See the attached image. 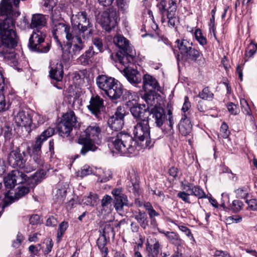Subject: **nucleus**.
I'll use <instances>...</instances> for the list:
<instances>
[{
  "mask_svg": "<svg viewBox=\"0 0 257 257\" xmlns=\"http://www.w3.org/2000/svg\"><path fill=\"white\" fill-rule=\"evenodd\" d=\"M98 200V196L95 193L90 192L88 196L83 197L82 202L86 205L94 206L97 204Z\"/></svg>",
  "mask_w": 257,
  "mask_h": 257,
  "instance_id": "nucleus-36",
  "label": "nucleus"
},
{
  "mask_svg": "<svg viewBox=\"0 0 257 257\" xmlns=\"http://www.w3.org/2000/svg\"><path fill=\"white\" fill-rule=\"evenodd\" d=\"M200 56V52L192 47L184 56V57H186V59H190L194 62L196 61Z\"/></svg>",
  "mask_w": 257,
  "mask_h": 257,
  "instance_id": "nucleus-39",
  "label": "nucleus"
},
{
  "mask_svg": "<svg viewBox=\"0 0 257 257\" xmlns=\"http://www.w3.org/2000/svg\"><path fill=\"white\" fill-rule=\"evenodd\" d=\"M191 104L189 100V98L188 96H185L184 98V103L182 108V110L184 112V114L186 113V112L189 110Z\"/></svg>",
  "mask_w": 257,
  "mask_h": 257,
  "instance_id": "nucleus-64",
  "label": "nucleus"
},
{
  "mask_svg": "<svg viewBox=\"0 0 257 257\" xmlns=\"http://www.w3.org/2000/svg\"><path fill=\"white\" fill-rule=\"evenodd\" d=\"M26 154L24 152H21L19 149L12 151L8 156V162L10 166L13 168H19L25 172L26 160Z\"/></svg>",
  "mask_w": 257,
  "mask_h": 257,
  "instance_id": "nucleus-13",
  "label": "nucleus"
},
{
  "mask_svg": "<svg viewBox=\"0 0 257 257\" xmlns=\"http://www.w3.org/2000/svg\"><path fill=\"white\" fill-rule=\"evenodd\" d=\"M183 189L189 192L190 195L194 196L198 199L206 198V195L203 189L198 185L187 183L182 185Z\"/></svg>",
  "mask_w": 257,
  "mask_h": 257,
  "instance_id": "nucleus-25",
  "label": "nucleus"
},
{
  "mask_svg": "<svg viewBox=\"0 0 257 257\" xmlns=\"http://www.w3.org/2000/svg\"><path fill=\"white\" fill-rule=\"evenodd\" d=\"M198 96L203 100H211L214 94L209 90L208 87H206L199 93Z\"/></svg>",
  "mask_w": 257,
  "mask_h": 257,
  "instance_id": "nucleus-42",
  "label": "nucleus"
},
{
  "mask_svg": "<svg viewBox=\"0 0 257 257\" xmlns=\"http://www.w3.org/2000/svg\"><path fill=\"white\" fill-rule=\"evenodd\" d=\"M148 257H158L160 251L161 244L155 238L148 239L146 244Z\"/></svg>",
  "mask_w": 257,
  "mask_h": 257,
  "instance_id": "nucleus-22",
  "label": "nucleus"
},
{
  "mask_svg": "<svg viewBox=\"0 0 257 257\" xmlns=\"http://www.w3.org/2000/svg\"><path fill=\"white\" fill-rule=\"evenodd\" d=\"M236 197L240 198H246L248 196V192L245 187L238 188L235 191Z\"/></svg>",
  "mask_w": 257,
  "mask_h": 257,
  "instance_id": "nucleus-48",
  "label": "nucleus"
},
{
  "mask_svg": "<svg viewBox=\"0 0 257 257\" xmlns=\"http://www.w3.org/2000/svg\"><path fill=\"white\" fill-rule=\"evenodd\" d=\"M220 133L222 138L224 139L227 138L230 134L228 130V126L225 122H223L220 127Z\"/></svg>",
  "mask_w": 257,
  "mask_h": 257,
  "instance_id": "nucleus-49",
  "label": "nucleus"
},
{
  "mask_svg": "<svg viewBox=\"0 0 257 257\" xmlns=\"http://www.w3.org/2000/svg\"><path fill=\"white\" fill-rule=\"evenodd\" d=\"M95 54L93 47H90L85 53L79 57L78 61L81 64L84 65H88L90 63L92 62L93 57Z\"/></svg>",
  "mask_w": 257,
  "mask_h": 257,
  "instance_id": "nucleus-32",
  "label": "nucleus"
},
{
  "mask_svg": "<svg viewBox=\"0 0 257 257\" xmlns=\"http://www.w3.org/2000/svg\"><path fill=\"white\" fill-rule=\"evenodd\" d=\"M145 92L143 96V98L148 104V106L152 108L154 104H155V99L157 98V91H145Z\"/></svg>",
  "mask_w": 257,
  "mask_h": 257,
  "instance_id": "nucleus-34",
  "label": "nucleus"
},
{
  "mask_svg": "<svg viewBox=\"0 0 257 257\" xmlns=\"http://www.w3.org/2000/svg\"><path fill=\"white\" fill-rule=\"evenodd\" d=\"M169 7L167 10V17H172L176 16V13L177 10V6L176 1L171 0V2L169 3Z\"/></svg>",
  "mask_w": 257,
  "mask_h": 257,
  "instance_id": "nucleus-45",
  "label": "nucleus"
},
{
  "mask_svg": "<svg viewBox=\"0 0 257 257\" xmlns=\"http://www.w3.org/2000/svg\"><path fill=\"white\" fill-rule=\"evenodd\" d=\"M190 195L189 192L185 191H180L178 193L177 197L181 198L183 201L186 203H190L189 196Z\"/></svg>",
  "mask_w": 257,
  "mask_h": 257,
  "instance_id": "nucleus-51",
  "label": "nucleus"
},
{
  "mask_svg": "<svg viewBox=\"0 0 257 257\" xmlns=\"http://www.w3.org/2000/svg\"><path fill=\"white\" fill-rule=\"evenodd\" d=\"M23 240V236L20 232H18L17 239L13 242V246L15 248H18Z\"/></svg>",
  "mask_w": 257,
  "mask_h": 257,
  "instance_id": "nucleus-60",
  "label": "nucleus"
},
{
  "mask_svg": "<svg viewBox=\"0 0 257 257\" xmlns=\"http://www.w3.org/2000/svg\"><path fill=\"white\" fill-rule=\"evenodd\" d=\"M143 87L145 91H161V87L157 80L149 74H145L143 76Z\"/></svg>",
  "mask_w": 257,
  "mask_h": 257,
  "instance_id": "nucleus-23",
  "label": "nucleus"
},
{
  "mask_svg": "<svg viewBox=\"0 0 257 257\" xmlns=\"http://www.w3.org/2000/svg\"><path fill=\"white\" fill-rule=\"evenodd\" d=\"M135 55L134 49H127V51L122 52H117L114 55L111 54L110 57L112 60L116 62H118L120 64L126 67L125 65L133 63Z\"/></svg>",
  "mask_w": 257,
  "mask_h": 257,
  "instance_id": "nucleus-16",
  "label": "nucleus"
},
{
  "mask_svg": "<svg viewBox=\"0 0 257 257\" xmlns=\"http://www.w3.org/2000/svg\"><path fill=\"white\" fill-rule=\"evenodd\" d=\"M44 142L41 138L37 137L35 144L31 146L30 154H42L41 148Z\"/></svg>",
  "mask_w": 257,
  "mask_h": 257,
  "instance_id": "nucleus-40",
  "label": "nucleus"
},
{
  "mask_svg": "<svg viewBox=\"0 0 257 257\" xmlns=\"http://www.w3.org/2000/svg\"><path fill=\"white\" fill-rule=\"evenodd\" d=\"M113 42L118 47L119 50L118 52H124L127 51V49H133L130 46L129 41L121 35H117L114 38Z\"/></svg>",
  "mask_w": 257,
  "mask_h": 257,
  "instance_id": "nucleus-30",
  "label": "nucleus"
},
{
  "mask_svg": "<svg viewBox=\"0 0 257 257\" xmlns=\"http://www.w3.org/2000/svg\"><path fill=\"white\" fill-rule=\"evenodd\" d=\"M91 173L92 170L89 166L85 165L81 169L80 171V177H83L91 174Z\"/></svg>",
  "mask_w": 257,
  "mask_h": 257,
  "instance_id": "nucleus-59",
  "label": "nucleus"
},
{
  "mask_svg": "<svg viewBox=\"0 0 257 257\" xmlns=\"http://www.w3.org/2000/svg\"><path fill=\"white\" fill-rule=\"evenodd\" d=\"M176 42L177 43V47L179 49L181 54L184 56V55L192 47V43H189L186 40H177Z\"/></svg>",
  "mask_w": 257,
  "mask_h": 257,
  "instance_id": "nucleus-35",
  "label": "nucleus"
},
{
  "mask_svg": "<svg viewBox=\"0 0 257 257\" xmlns=\"http://www.w3.org/2000/svg\"><path fill=\"white\" fill-rule=\"evenodd\" d=\"M178 128L180 133L183 136L188 135L192 131V124L187 113H185L178 124Z\"/></svg>",
  "mask_w": 257,
  "mask_h": 257,
  "instance_id": "nucleus-27",
  "label": "nucleus"
},
{
  "mask_svg": "<svg viewBox=\"0 0 257 257\" xmlns=\"http://www.w3.org/2000/svg\"><path fill=\"white\" fill-rule=\"evenodd\" d=\"M77 123V118L74 111L69 110L66 112L57 126L59 135L62 137H68L73 127H76Z\"/></svg>",
  "mask_w": 257,
  "mask_h": 257,
  "instance_id": "nucleus-9",
  "label": "nucleus"
},
{
  "mask_svg": "<svg viewBox=\"0 0 257 257\" xmlns=\"http://www.w3.org/2000/svg\"><path fill=\"white\" fill-rule=\"evenodd\" d=\"M8 108V106L6 108V103L5 97L2 92L0 93V112L5 111Z\"/></svg>",
  "mask_w": 257,
  "mask_h": 257,
  "instance_id": "nucleus-63",
  "label": "nucleus"
},
{
  "mask_svg": "<svg viewBox=\"0 0 257 257\" xmlns=\"http://www.w3.org/2000/svg\"><path fill=\"white\" fill-rule=\"evenodd\" d=\"M47 24L45 16L37 14L33 15L31 19V22L30 27L31 29H35L34 31H37V30L40 29L46 26Z\"/></svg>",
  "mask_w": 257,
  "mask_h": 257,
  "instance_id": "nucleus-28",
  "label": "nucleus"
},
{
  "mask_svg": "<svg viewBox=\"0 0 257 257\" xmlns=\"http://www.w3.org/2000/svg\"><path fill=\"white\" fill-rule=\"evenodd\" d=\"M123 75L130 83L136 85L141 82V76L140 72L136 69L125 67L122 71Z\"/></svg>",
  "mask_w": 257,
  "mask_h": 257,
  "instance_id": "nucleus-24",
  "label": "nucleus"
},
{
  "mask_svg": "<svg viewBox=\"0 0 257 257\" xmlns=\"http://www.w3.org/2000/svg\"><path fill=\"white\" fill-rule=\"evenodd\" d=\"M67 189L61 185H58L53 191V200L58 203H62L66 196Z\"/></svg>",
  "mask_w": 257,
  "mask_h": 257,
  "instance_id": "nucleus-31",
  "label": "nucleus"
},
{
  "mask_svg": "<svg viewBox=\"0 0 257 257\" xmlns=\"http://www.w3.org/2000/svg\"><path fill=\"white\" fill-rule=\"evenodd\" d=\"M55 4L56 3L54 0H44L43 1V6L47 8L49 11L51 12L52 17L54 15L53 9L55 6Z\"/></svg>",
  "mask_w": 257,
  "mask_h": 257,
  "instance_id": "nucleus-50",
  "label": "nucleus"
},
{
  "mask_svg": "<svg viewBox=\"0 0 257 257\" xmlns=\"http://www.w3.org/2000/svg\"><path fill=\"white\" fill-rule=\"evenodd\" d=\"M101 129L95 124L88 126L78 140V144L82 145L81 154L85 155L89 151L95 152L98 148L95 144L100 142Z\"/></svg>",
  "mask_w": 257,
  "mask_h": 257,
  "instance_id": "nucleus-3",
  "label": "nucleus"
},
{
  "mask_svg": "<svg viewBox=\"0 0 257 257\" xmlns=\"http://www.w3.org/2000/svg\"><path fill=\"white\" fill-rule=\"evenodd\" d=\"M15 121L17 126L21 128L22 132L20 134V136H27L31 132V125L32 120L28 112L19 111L15 117Z\"/></svg>",
  "mask_w": 257,
  "mask_h": 257,
  "instance_id": "nucleus-11",
  "label": "nucleus"
},
{
  "mask_svg": "<svg viewBox=\"0 0 257 257\" xmlns=\"http://www.w3.org/2000/svg\"><path fill=\"white\" fill-rule=\"evenodd\" d=\"M160 232L164 233L172 243L177 246L181 244V239L179 238L178 234L175 232L169 231L165 232L161 230Z\"/></svg>",
  "mask_w": 257,
  "mask_h": 257,
  "instance_id": "nucleus-38",
  "label": "nucleus"
},
{
  "mask_svg": "<svg viewBox=\"0 0 257 257\" xmlns=\"http://www.w3.org/2000/svg\"><path fill=\"white\" fill-rule=\"evenodd\" d=\"M106 241L107 239L105 234H102L97 240V245L101 253L102 257H107L108 250L105 246Z\"/></svg>",
  "mask_w": 257,
  "mask_h": 257,
  "instance_id": "nucleus-33",
  "label": "nucleus"
},
{
  "mask_svg": "<svg viewBox=\"0 0 257 257\" xmlns=\"http://www.w3.org/2000/svg\"><path fill=\"white\" fill-rule=\"evenodd\" d=\"M4 138L6 141L10 140L14 136L12 127L6 125L4 127Z\"/></svg>",
  "mask_w": 257,
  "mask_h": 257,
  "instance_id": "nucleus-47",
  "label": "nucleus"
},
{
  "mask_svg": "<svg viewBox=\"0 0 257 257\" xmlns=\"http://www.w3.org/2000/svg\"><path fill=\"white\" fill-rule=\"evenodd\" d=\"M29 221L31 225H39L42 223L40 216L37 214L32 215L29 219Z\"/></svg>",
  "mask_w": 257,
  "mask_h": 257,
  "instance_id": "nucleus-55",
  "label": "nucleus"
},
{
  "mask_svg": "<svg viewBox=\"0 0 257 257\" xmlns=\"http://www.w3.org/2000/svg\"><path fill=\"white\" fill-rule=\"evenodd\" d=\"M111 142L115 150L122 155L132 154L137 148V140L124 131L117 133Z\"/></svg>",
  "mask_w": 257,
  "mask_h": 257,
  "instance_id": "nucleus-4",
  "label": "nucleus"
},
{
  "mask_svg": "<svg viewBox=\"0 0 257 257\" xmlns=\"http://www.w3.org/2000/svg\"><path fill=\"white\" fill-rule=\"evenodd\" d=\"M194 35L196 39L201 45L204 46L207 44V40L206 38L203 36L200 29H197L196 30Z\"/></svg>",
  "mask_w": 257,
  "mask_h": 257,
  "instance_id": "nucleus-44",
  "label": "nucleus"
},
{
  "mask_svg": "<svg viewBox=\"0 0 257 257\" xmlns=\"http://www.w3.org/2000/svg\"><path fill=\"white\" fill-rule=\"evenodd\" d=\"M105 234L106 237L109 238L111 235L113 238L115 236V232L113 227H111V226H105L103 229V234Z\"/></svg>",
  "mask_w": 257,
  "mask_h": 257,
  "instance_id": "nucleus-52",
  "label": "nucleus"
},
{
  "mask_svg": "<svg viewBox=\"0 0 257 257\" xmlns=\"http://www.w3.org/2000/svg\"><path fill=\"white\" fill-rule=\"evenodd\" d=\"M227 109L229 112L233 115L238 114L239 112V109L236 105L232 102L228 103Z\"/></svg>",
  "mask_w": 257,
  "mask_h": 257,
  "instance_id": "nucleus-53",
  "label": "nucleus"
},
{
  "mask_svg": "<svg viewBox=\"0 0 257 257\" xmlns=\"http://www.w3.org/2000/svg\"><path fill=\"white\" fill-rule=\"evenodd\" d=\"M72 27L75 29V34L81 35L83 39L88 38L91 33L90 23L87 18V14L84 11L78 12L71 18Z\"/></svg>",
  "mask_w": 257,
  "mask_h": 257,
  "instance_id": "nucleus-5",
  "label": "nucleus"
},
{
  "mask_svg": "<svg viewBox=\"0 0 257 257\" xmlns=\"http://www.w3.org/2000/svg\"><path fill=\"white\" fill-rule=\"evenodd\" d=\"M100 23L103 29L109 32L116 24L115 15L113 13L103 12L101 16Z\"/></svg>",
  "mask_w": 257,
  "mask_h": 257,
  "instance_id": "nucleus-18",
  "label": "nucleus"
},
{
  "mask_svg": "<svg viewBox=\"0 0 257 257\" xmlns=\"http://www.w3.org/2000/svg\"><path fill=\"white\" fill-rule=\"evenodd\" d=\"M12 3L18 8L19 0H2L0 6V15L6 18L0 23V56L6 58L11 54L12 49L17 46L18 38L13 30L15 26L12 12Z\"/></svg>",
  "mask_w": 257,
  "mask_h": 257,
  "instance_id": "nucleus-1",
  "label": "nucleus"
},
{
  "mask_svg": "<svg viewBox=\"0 0 257 257\" xmlns=\"http://www.w3.org/2000/svg\"><path fill=\"white\" fill-rule=\"evenodd\" d=\"M25 185L20 186L17 188V190L15 194V198L18 200L30 192V189L33 187H30L26 184Z\"/></svg>",
  "mask_w": 257,
  "mask_h": 257,
  "instance_id": "nucleus-37",
  "label": "nucleus"
},
{
  "mask_svg": "<svg viewBox=\"0 0 257 257\" xmlns=\"http://www.w3.org/2000/svg\"><path fill=\"white\" fill-rule=\"evenodd\" d=\"M51 17L52 35L57 44H59L61 49H63L62 45L58 40V36L65 34L66 39L68 41H70V40L73 38V35H75V29L70 27L68 25L60 22L57 20H54V15H53V16Z\"/></svg>",
  "mask_w": 257,
  "mask_h": 257,
  "instance_id": "nucleus-8",
  "label": "nucleus"
},
{
  "mask_svg": "<svg viewBox=\"0 0 257 257\" xmlns=\"http://www.w3.org/2000/svg\"><path fill=\"white\" fill-rule=\"evenodd\" d=\"M241 219L242 218L238 215L229 216L227 219V221H228L227 224L239 223L240 222Z\"/></svg>",
  "mask_w": 257,
  "mask_h": 257,
  "instance_id": "nucleus-61",
  "label": "nucleus"
},
{
  "mask_svg": "<svg viewBox=\"0 0 257 257\" xmlns=\"http://www.w3.org/2000/svg\"><path fill=\"white\" fill-rule=\"evenodd\" d=\"M103 107V99L98 95L92 96L89 101L88 109L96 117H99L101 109Z\"/></svg>",
  "mask_w": 257,
  "mask_h": 257,
  "instance_id": "nucleus-19",
  "label": "nucleus"
},
{
  "mask_svg": "<svg viewBox=\"0 0 257 257\" xmlns=\"http://www.w3.org/2000/svg\"><path fill=\"white\" fill-rule=\"evenodd\" d=\"M68 41L65 46L67 49L65 50L62 49L63 50L62 58L65 62H68L70 59H73L75 56L79 55L85 47V39H83L80 35H74L73 38Z\"/></svg>",
  "mask_w": 257,
  "mask_h": 257,
  "instance_id": "nucleus-6",
  "label": "nucleus"
},
{
  "mask_svg": "<svg viewBox=\"0 0 257 257\" xmlns=\"http://www.w3.org/2000/svg\"><path fill=\"white\" fill-rule=\"evenodd\" d=\"M114 197L113 206L117 212H122L124 206H128L126 195L122 193L121 188H115L111 191Z\"/></svg>",
  "mask_w": 257,
  "mask_h": 257,
  "instance_id": "nucleus-15",
  "label": "nucleus"
},
{
  "mask_svg": "<svg viewBox=\"0 0 257 257\" xmlns=\"http://www.w3.org/2000/svg\"><path fill=\"white\" fill-rule=\"evenodd\" d=\"M112 200L111 197L109 195H106L103 197L101 200V206L103 210L108 212L110 211Z\"/></svg>",
  "mask_w": 257,
  "mask_h": 257,
  "instance_id": "nucleus-41",
  "label": "nucleus"
},
{
  "mask_svg": "<svg viewBox=\"0 0 257 257\" xmlns=\"http://www.w3.org/2000/svg\"><path fill=\"white\" fill-rule=\"evenodd\" d=\"M246 203L248 204V207L252 210H257V199H251L249 200H246Z\"/></svg>",
  "mask_w": 257,
  "mask_h": 257,
  "instance_id": "nucleus-62",
  "label": "nucleus"
},
{
  "mask_svg": "<svg viewBox=\"0 0 257 257\" xmlns=\"http://www.w3.org/2000/svg\"><path fill=\"white\" fill-rule=\"evenodd\" d=\"M63 76V66L61 63H57L55 65L51 66L50 76L51 78L57 81L62 80Z\"/></svg>",
  "mask_w": 257,
  "mask_h": 257,
  "instance_id": "nucleus-29",
  "label": "nucleus"
},
{
  "mask_svg": "<svg viewBox=\"0 0 257 257\" xmlns=\"http://www.w3.org/2000/svg\"><path fill=\"white\" fill-rule=\"evenodd\" d=\"M137 123L135 125L134 128V135L136 139L140 141L146 140V146L151 147L150 127L149 124V119L137 121Z\"/></svg>",
  "mask_w": 257,
  "mask_h": 257,
  "instance_id": "nucleus-10",
  "label": "nucleus"
},
{
  "mask_svg": "<svg viewBox=\"0 0 257 257\" xmlns=\"http://www.w3.org/2000/svg\"><path fill=\"white\" fill-rule=\"evenodd\" d=\"M148 115L150 116V119L154 122L158 130L161 131V127L163 125L166 118L165 110L161 107L155 105L150 107L148 112Z\"/></svg>",
  "mask_w": 257,
  "mask_h": 257,
  "instance_id": "nucleus-14",
  "label": "nucleus"
},
{
  "mask_svg": "<svg viewBox=\"0 0 257 257\" xmlns=\"http://www.w3.org/2000/svg\"><path fill=\"white\" fill-rule=\"evenodd\" d=\"M125 114L124 108L119 106L117 107L114 114L111 116L108 119L107 123L108 128L106 131L108 132L109 130L117 132L120 130L124 124V117Z\"/></svg>",
  "mask_w": 257,
  "mask_h": 257,
  "instance_id": "nucleus-12",
  "label": "nucleus"
},
{
  "mask_svg": "<svg viewBox=\"0 0 257 257\" xmlns=\"http://www.w3.org/2000/svg\"><path fill=\"white\" fill-rule=\"evenodd\" d=\"M136 219L141 225H147L148 224L145 213H140L136 216Z\"/></svg>",
  "mask_w": 257,
  "mask_h": 257,
  "instance_id": "nucleus-56",
  "label": "nucleus"
},
{
  "mask_svg": "<svg viewBox=\"0 0 257 257\" xmlns=\"http://www.w3.org/2000/svg\"><path fill=\"white\" fill-rule=\"evenodd\" d=\"M115 78L105 75H99L96 77V82L98 87L103 90L105 94L108 89L112 85Z\"/></svg>",
  "mask_w": 257,
  "mask_h": 257,
  "instance_id": "nucleus-26",
  "label": "nucleus"
},
{
  "mask_svg": "<svg viewBox=\"0 0 257 257\" xmlns=\"http://www.w3.org/2000/svg\"><path fill=\"white\" fill-rule=\"evenodd\" d=\"M93 44L97 48L100 52H102L104 51L103 45L101 39L97 38H94Z\"/></svg>",
  "mask_w": 257,
  "mask_h": 257,
  "instance_id": "nucleus-57",
  "label": "nucleus"
},
{
  "mask_svg": "<svg viewBox=\"0 0 257 257\" xmlns=\"http://www.w3.org/2000/svg\"><path fill=\"white\" fill-rule=\"evenodd\" d=\"M67 229V227L66 226H59V228L57 230V242H59L61 239L62 237L63 236L64 232Z\"/></svg>",
  "mask_w": 257,
  "mask_h": 257,
  "instance_id": "nucleus-58",
  "label": "nucleus"
},
{
  "mask_svg": "<svg viewBox=\"0 0 257 257\" xmlns=\"http://www.w3.org/2000/svg\"><path fill=\"white\" fill-rule=\"evenodd\" d=\"M31 159L26 163L25 172L30 173L43 166L44 160L41 154H30Z\"/></svg>",
  "mask_w": 257,
  "mask_h": 257,
  "instance_id": "nucleus-20",
  "label": "nucleus"
},
{
  "mask_svg": "<svg viewBox=\"0 0 257 257\" xmlns=\"http://www.w3.org/2000/svg\"><path fill=\"white\" fill-rule=\"evenodd\" d=\"M46 172L43 169H40L30 177L23 172L18 170L11 171L4 178L5 187L8 189H12L17 185L23 184L34 187L45 178Z\"/></svg>",
  "mask_w": 257,
  "mask_h": 257,
  "instance_id": "nucleus-2",
  "label": "nucleus"
},
{
  "mask_svg": "<svg viewBox=\"0 0 257 257\" xmlns=\"http://www.w3.org/2000/svg\"><path fill=\"white\" fill-rule=\"evenodd\" d=\"M149 109V106L146 108L145 105L138 103L133 105L130 108V111L134 118L136 119V121L149 119L148 112Z\"/></svg>",
  "mask_w": 257,
  "mask_h": 257,
  "instance_id": "nucleus-17",
  "label": "nucleus"
},
{
  "mask_svg": "<svg viewBox=\"0 0 257 257\" xmlns=\"http://www.w3.org/2000/svg\"><path fill=\"white\" fill-rule=\"evenodd\" d=\"M123 93V88L122 84L115 79L112 85L109 87L106 91V94L111 99L116 100L120 98Z\"/></svg>",
  "mask_w": 257,
  "mask_h": 257,
  "instance_id": "nucleus-21",
  "label": "nucleus"
},
{
  "mask_svg": "<svg viewBox=\"0 0 257 257\" xmlns=\"http://www.w3.org/2000/svg\"><path fill=\"white\" fill-rule=\"evenodd\" d=\"M29 221L31 225H39L42 223L40 216L37 214L32 215L29 219Z\"/></svg>",
  "mask_w": 257,
  "mask_h": 257,
  "instance_id": "nucleus-54",
  "label": "nucleus"
},
{
  "mask_svg": "<svg viewBox=\"0 0 257 257\" xmlns=\"http://www.w3.org/2000/svg\"><path fill=\"white\" fill-rule=\"evenodd\" d=\"M243 205V204L242 201L239 200H235L233 201L230 208L234 212H238L242 209Z\"/></svg>",
  "mask_w": 257,
  "mask_h": 257,
  "instance_id": "nucleus-46",
  "label": "nucleus"
},
{
  "mask_svg": "<svg viewBox=\"0 0 257 257\" xmlns=\"http://www.w3.org/2000/svg\"><path fill=\"white\" fill-rule=\"evenodd\" d=\"M46 34L41 30L34 31L29 38L28 47L33 52L45 53L51 47L48 42L45 41Z\"/></svg>",
  "mask_w": 257,
  "mask_h": 257,
  "instance_id": "nucleus-7",
  "label": "nucleus"
},
{
  "mask_svg": "<svg viewBox=\"0 0 257 257\" xmlns=\"http://www.w3.org/2000/svg\"><path fill=\"white\" fill-rule=\"evenodd\" d=\"M54 128L50 127L42 132L38 138H41V140L43 142H45L49 138L52 136L54 134Z\"/></svg>",
  "mask_w": 257,
  "mask_h": 257,
  "instance_id": "nucleus-43",
  "label": "nucleus"
}]
</instances>
